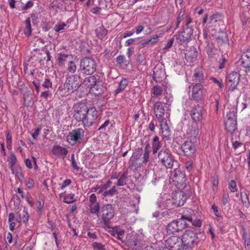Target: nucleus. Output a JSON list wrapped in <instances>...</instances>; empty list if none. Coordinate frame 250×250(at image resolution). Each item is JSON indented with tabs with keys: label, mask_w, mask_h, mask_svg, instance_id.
Instances as JSON below:
<instances>
[{
	"label": "nucleus",
	"mask_w": 250,
	"mask_h": 250,
	"mask_svg": "<svg viewBox=\"0 0 250 250\" xmlns=\"http://www.w3.org/2000/svg\"><path fill=\"white\" fill-rule=\"evenodd\" d=\"M181 243L184 250L192 249L197 245L198 238L197 234L191 230H187L183 234Z\"/></svg>",
	"instance_id": "nucleus-1"
},
{
	"label": "nucleus",
	"mask_w": 250,
	"mask_h": 250,
	"mask_svg": "<svg viewBox=\"0 0 250 250\" xmlns=\"http://www.w3.org/2000/svg\"><path fill=\"white\" fill-rule=\"evenodd\" d=\"M158 162L166 168H172L177 161L168 150L162 149L158 153Z\"/></svg>",
	"instance_id": "nucleus-2"
},
{
	"label": "nucleus",
	"mask_w": 250,
	"mask_h": 250,
	"mask_svg": "<svg viewBox=\"0 0 250 250\" xmlns=\"http://www.w3.org/2000/svg\"><path fill=\"white\" fill-rule=\"evenodd\" d=\"M84 134L83 128H75L69 132L66 136L67 141L72 146L80 144L84 139Z\"/></svg>",
	"instance_id": "nucleus-3"
},
{
	"label": "nucleus",
	"mask_w": 250,
	"mask_h": 250,
	"mask_svg": "<svg viewBox=\"0 0 250 250\" xmlns=\"http://www.w3.org/2000/svg\"><path fill=\"white\" fill-rule=\"evenodd\" d=\"M95 61L88 57H85L81 60L80 70L85 75H91L96 70Z\"/></svg>",
	"instance_id": "nucleus-4"
},
{
	"label": "nucleus",
	"mask_w": 250,
	"mask_h": 250,
	"mask_svg": "<svg viewBox=\"0 0 250 250\" xmlns=\"http://www.w3.org/2000/svg\"><path fill=\"white\" fill-rule=\"evenodd\" d=\"M81 83V77L77 75H72L66 78L64 88L67 89L68 93L72 92L78 89Z\"/></svg>",
	"instance_id": "nucleus-5"
},
{
	"label": "nucleus",
	"mask_w": 250,
	"mask_h": 250,
	"mask_svg": "<svg viewBox=\"0 0 250 250\" xmlns=\"http://www.w3.org/2000/svg\"><path fill=\"white\" fill-rule=\"evenodd\" d=\"M73 117L77 122H81L90 108L84 103H79L73 107Z\"/></svg>",
	"instance_id": "nucleus-6"
},
{
	"label": "nucleus",
	"mask_w": 250,
	"mask_h": 250,
	"mask_svg": "<svg viewBox=\"0 0 250 250\" xmlns=\"http://www.w3.org/2000/svg\"><path fill=\"white\" fill-rule=\"evenodd\" d=\"M97 118L98 111L95 107H91L81 122L84 127H89L95 123Z\"/></svg>",
	"instance_id": "nucleus-7"
},
{
	"label": "nucleus",
	"mask_w": 250,
	"mask_h": 250,
	"mask_svg": "<svg viewBox=\"0 0 250 250\" xmlns=\"http://www.w3.org/2000/svg\"><path fill=\"white\" fill-rule=\"evenodd\" d=\"M240 75L236 72H231L226 77V84L229 90L233 91L235 89L239 83Z\"/></svg>",
	"instance_id": "nucleus-8"
},
{
	"label": "nucleus",
	"mask_w": 250,
	"mask_h": 250,
	"mask_svg": "<svg viewBox=\"0 0 250 250\" xmlns=\"http://www.w3.org/2000/svg\"><path fill=\"white\" fill-rule=\"evenodd\" d=\"M207 95V91L200 83L193 86L192 89V97L196 102H200Z\"/></svg>",
	"instance_id": "nucleus-9"
},
{
	"label": "nucleus",
	"mask_w": 250,
	"mask_h": 250,
	"mask_svg": "<svg viewBox=\"0 0 250 250\" xmlns=\"http://www.w3.org/2000/svg\"><path fill=\"white\" fill-rule=\"evenodd\" d=\"M165 246L169 248L172 250H184L181 239L176 236L169 237L166 241Z\"/></svg>",
	"instance_id": "nucleus-10"
},
{
	"label": "nucleus",
	"mask_w": 250,
	"mask_h": 250,
	"mask_svg": "<svg viewBox=\"0 0 250 250\" xmlns=\"http://www.w3.org/2000/svg\"><path fill=\"white\" fill-rule=\"evenodd\" d=\"M186 199L187 197L184 192L177 191L173 194L171 200L169 199L167 201L171 202L176 207H179L184 205Z\"/></svg>",
	"instance_id": "nucleus-11"
},
{
	"label": "nucleus",
	"mask_w": 250,
	"mask_h": 250,
	"mask_svg": "<svg viewBox=\"0 0 250 250\" xmlns=\"http://www.w3.org/2000/svg\"><path fill=\"white\" fill-rule=\"evenodd\" d=\"M181 149L185 156L193 158L195 154L196 148L195 146L191 141H186L181 146Z\"/></svg>",
	"instance_id": "nucleus-12"
},
{
	"label": "nucleus",
	"mask_w": 250,
	"mask_h": 250,
	"mask_svg": "<svg viewBox=\"0 0 250 250\" xmlns=\"http://www.w3.org/2000/svg\"><path fill=\"white\" fill-rule=\"evenodd\" d=\"M170 178L177 184L183 186L186 183V178L185 174L177 168L171 172Z\"/></svg>",
	"instance_id": "nucleus-13"
},
{
	"label": "nucleus",
	"mask_w": 250,
	"mask_h": 250,
	"mask_svg": "<svg viewBox=\"0 0 250 250\" xmlns=\"http://www.w3.org/2000/svg\"><path fill=\"white\" fill-rule=\"evenodd\" d=\"M165 76V72L164 66L161 64H157L153 70L152 77L153 80L157 83L160 82Z\"/></svg>",
	"instance_id": "nucleus-14"
},
{
	"label": "nucleus",
	"mask_w": 250,
	"mask_h": 250,
	"mask_svg": "<svg viewBox=\"0 0 250 250\" xmlns=\"http://www.w3.org/2000/svg\"><path fill=\"white\" fill-rule=\"evenodd\" d=\"M203 108L199 104L193 106L190 111L191 118L195 122L202 121L203 119Z\"/></svg>",
	"instance_id": "nucleus-15"
},
{
	"label": "nucleus",
	"mask_w": 250,
	"mask_h": 250,
	"mask_svg": "<svg viewBox=\"0 0 250 250\" xmlns=\"http://www.w3.org/2000/svg\"><path fill=\"white\" fill-rule=\"evenodd\" d=\"M72 59L71 55L64 52H61L57 54L56 63L59 67L63 68L65 66V63H67Z\"/></svg>",
	"instance_id": "nucleus-16"
},
{
	"label": "nucleus",
	"mask_w": 250,
	"mask_h": 250,
	"mask_svg": "<svg viewBox=\"0 0 250 250\" xmlns=\"http://www.w3.org/2000/svg\"><path fill=\"white\" fill-rule=\"evenodd\" d=\"M42 86L44 89H47L43 92H42L41 94V97L43 98L46 100L49 97H51L52 95L50 90H49V88H52V83L49 79L46 78L45 79L42 83Z\"/></svg>",
	"instance_id": "nucleus-17"
},
{
	"label": "nucleus",
	"mask_w": 250,
	"mask_h": 250,
	"mask_svg": "<svg viewBox=\"0 0 250 250\" xmlns=\"http://www.w3.org/2000/svg\"><path fill=\"white\" fill-rule=\"evenodd\" d=\"M153 111L157 119L160 120L163 119L165 110L161 102H155L153 105Z\"/></svg>",
	"instance_id": "nucleus-18"
},
{
	"label": "nucleus",
	"mask_w": 250,
	"mask_h": 250,
	"mask_svg": "<svg viewBox=\"0 0 250 250\" xmlns=\"http://www.w3.org/2000/svg\"><path fill=\"white\" fill-rule=\"evenodd\" d=\"M102 219H112L114 215V209L111 205L104 206L101 211Z\"/></svg>",
	"instance_id": "nucleus-19"
},
{
	"label": "nucleus",
	"mask_w": 250,
	"mask_h": 250,
	"mask_svg": "<svg viewBox=\"0 0 250 250\" xmlns=\"http://www.w3.org/2000/svg\"><path fill=\"white\" fill-rule=\"evenodd\" d=\"M192 21L191 18L189 16L186 17V20L185 25L183 28L184 33H185L186 36L190 40L191 35L193 33V26L191 25Z\"/></svg>",
	"instance_id": "nucleus-20"
},
{
	"label": "nucleus",
	"mask_w": 250,
	"mask_h": 250,
	"mask_svg": "<svg viewBox=\"0 0 250 250\" xmlns=\"http://www.w3.org/2000/svg\"><path fill=\"white\" fill-rule=\"evenodd\" d=\"M185 59L189 62H194L197 58L198 52L194 47H190L186 50L185 54Z\"/></svg>",
	"instance_id": "nucleus-21"
},
{
	"label": "nucleus",
	"mask_w": 250,
	"mask_h": 250,
	"mask_svg": "<svg viewBox=\"0 0 250 250\" xmlns=\"http://www.w3.org/2000/svg\"><path fill=\"white\" fill-rule=\"evenodd\" d=\"M52 153L58 157L64 159L68 153V150L66 148L58 145L53 148Z\"/></svg>",
	"instance_id": "nucleus-22"
},
{
	"label": "nucleus",
	"mask_w": 250,
	"mask_h": 250,
	"mask_svg": "<svg viewBox=\"0 0 250 250\" xmlns=\"http://www.w3.org/2000/svg\"><path fill=\"white\" fill-rule=\"evenodd\" d=\"M241 63L242 66L247 69L246 72L250 71V52H247L242 55Z\"/></svg>",
	"instance_id": "nucleus-23"
},
{
	"label": "nucleus",
	"mask_w": 250,
	"mask_h": 250,
	"mask_svg": "<svg viewBox=\"0 0 250 250\" xmlns=\"http://www.w3.org/2000/svg\"><path fill=\"white\" fill-rule=\"evenodd\" d=\"M175 37L176 38V42L180 43V44H182L185 43H187L189 42L190 40L188 37V36H186L185 33H184V32L182 31V32H178L177 34L175 35Z\"/></svg>",
	"instance_id": "nucleus-24"
},
{
	"label": "nucleus",
	"mask_w": 250,
	"mask_h": 250,
	"mask_svg": "<svg viewBox=\"0 0 250 250\" xmlns=\"http://www.w3.org/2000/svg\"><path fill=\"white\" fill-rule=\"evenodd\" d=\"M237 121L227 119L225 123V127L228 131L232 133L236 129Z\"/></svg>",
	"instance_id": "nucleus-25"
},
{
	"label": "nucleus",
	"mask_w": 250,
	"mask_h": 250,
	"mask_svg": "<svg viewBox=\"0 0 250 250\" xmlns=\"http://www.w3.org/2000/svg\"><path fill=\"white\" fill-rule=\"evenodd\" d=\"M204 80V75L200 68L195 69L193 75V81L196 83L202 82Z\"/></svg>",
	"instance_id": "nucleus-26"
},
{
	"label": "nucleus",
	"mask_w": 250,
	"mask_h": 250,
	"mask_svg": "<svg viewBox=\"0 0 250 250\" xmlns=\"http://www.w3.org/2000/svg\"><path fill=\"white\" fill-rule=\"evenodd\" d=\"M74 196V194L68 193L66 192L60 194V197L62 198L63 202L68 204L72 203L75 201Z\"/></svg>",
	"instance_id": "nucleus-27"
},
{
	"label": "nucleus",
	"mask_w": 250,
	"mask_h": 250,
	"mask_svg": "<svg viewBox=\"0 0 250 250\" xmlns=\"http://www.w3.org/2000/svg\"><path fill=\"white\" fill-rule=\"evenodd\" d=\"M96 78L94 76L86 78L84 81V84L88 88H92L96 84Z\"/></svg>",
	"instance_id": "nucleus-28"
},
{
	"label": "nucleus",
	"mask_w": 250,
	"mask_h": 250,
	"mask_svg": "<svg viewBox=\"0 0 250 250\" xmlns=\"http://www.w3.org/2000/svg\"><path fill=\"white\" fill-rule=\"evenodd\" d=\"M163 92V88L159 85H155L151 89V97L152 98L156 97L159 98Z\"/></svg>",
	"instance_id": "nucleus-29"
},
{
	"label": "nucleus",
	"mask_w": 250,
	"mask_h": 250,
	"mask_svg": "<svg viewBox=\"0 0 250 250\" xmlns=\"http://www.w3.org/2000/svg\"><path fill=\"white\" fill-rule=\"evenodd\" d=\"M162 146V144L161 143V142L159 141V138L156 136L154 137L152 141V153L153 154L156 153L159 149H160V148Z\"/></svg>",
	"instance_id": "nucleus-30"
},
{
	"label": "nucleus",
	"mask_w": 250,
	"mask_h": 250,
	"mask_svg": "<svg viewBox=\"0 0 250 250\" xmlns=\"http://www.w3.org/2000/svg\"><path fill=\"white\" fill-rule=\"evenodd\" d=\"M199 129L197 127L194 126H191L187 130V134L190 138L194 139L199 134Z\"/></svg>",
	"instance_id": "nucleus-31"
},
{
	"label": "nucleus",
	"mask_w": 250,
	"mask_h": 250,
	"mask_svg": "<svg viewBox=\"0 0 250 250\" xmlns=\"http://www.w3.org/2000/svg\"><path fill=\"white\" fill-rule=\"evenodd\" d=\"M112 236H116V235H123L125 234V230L119 226L113 227L111 229L108 230Z\"/></svg>",
	"instance_id": "nucleus-32"
},
{
	"label": "nucleus",
	"mask_w": 250,
	"mask_h": 250,
	"mask_svg": "<svg viewBox=\"0 0 250 250\" xmlns=\"http://www.w3.org/2000/svg\"><path fill=\"white\" fill-rule=\"evenodd\" d=\"M128 81L126 79H123L119 83L118 88L115 91V94L117 95L124 90L128 85Z\"/></svg>",
	"instance_id": "nucleus-33"
},
{
	"label": "nucleus",
	"mask_w": 250,
	"mask_h": 250,
	"mask_svg": "<svg viewBox=\"0 0 250 250\" xmlns=\"http://www.w3.org/2000/svg\"><path fill=\"white\" fill-rule=\"evenodd\" d=\"M95 31L97 36L101 39H102L107 32V30L102 25L97 28Z\"/></svg>",
	"instance_id": "nucleus-34"
},
{
	"label": "nucleus",
	"mask_w": 250,
	"mask_h": 250,
	"mask_svg": "<svg viewBox=\"0 0 250 250\" xmlns=\"http://www.w3.org/2000/svg\"><path fill=\"white\" fill-rule=\"evenodd\" d=\"M24 23L25 24V27L24 30V33L25 35L29 36L31 35L32 33L31 21L29 18H27Z\"/></svg>",
	"instance_id": "nucleus-35"
},
{
	"label": "nucleus",
	"mask_w": 250,
	"mask_h": 250,
	"mask_svg": "<svg viewBox=\"0 0 250 250\" xmlns=\"http://www.w3.org/2000/svg\"><path fill=\"white\" fill-rule=\"evenodd\" d=\"M76 69L77 66L76 63L72 59L67 63L66 66V70L68 73L73 74L76 72Z\"/></svg>",
	"instance_id": "nucleus-36"
},
{
	"label": "nucleus",
	"mask_w": 250,
	"mask_h": 250,
	"mask_svg": "<svg viewBox=\"0 0 250 250\" xmlns=\"http://www.w3.org/2000/svg\"><path fill=\"white\" fill-rule=\"evenodd\" d=\"M161 126L163 137L167 140H169L170 132L168 127L166 125H164V126L161 125Z\"/></svg>",
	"instance_id": "nucleus-37"
},
{
	"label": "nucleus",
	"mask_w": 250,
	"mask_h": 250,
	"mask_svg": "<svg viewBox=\"0 0 250 250\" xmlns=\"http://www.w3.org/2000/svg\"><path fill=\"white\" fill-rule=\"evenodd\" d=\"M167 229L171 233L178 232V228L175 220H174L168 225Z\"/></svg>",
	"instance_id": "nucleus-38"
},
{
	"label": "nucleus",
	"mask_w": 250,
	"mask_h": 250,
	"mask_svg": "<svg viewBox=\"0 0 250 250\" xmlns=\"http://www.w3.org/2000/svg\"><path fill=\"white\" fill-rule=\"evenodd\" d=\"M127 172H125L123 173L121 176H119V178H118V180L116 183V185L117 186H123L126 184V180L127 178Z\"/></svg>",
	"instance_id": "nucleus-39"
},
{
	"label": "nucleus",
	"mask_w": 250,
	"mask_h": 250,
	"mask_svg": "<svg viewBox=\"0 0 250 250\" xmlns=\"http://www.w3.org/2000/svg\"><path fill=\"white\" fill-rule=\"evenodd\" d=\"M89 210L91 213L97 214L99 212V203L91 204L89 205Z\"/></svg>",
	"instance_id": "nucleus-40"
},
{
	"label": "nucleus",
	"mask_w": 250,
	"mask_h": 250,
	"mask_svg": "<svg viewBox=\"0 0 250 250\" xmlns=\"http://www.w3.org/2000/svg\"><path fill=\"white\" fill-rule=\"evenodd\" d=\"M19 180L20 182H22L24 180V175L20 168L15 169V172L13 173Z\"/></svg>",
	"instance_id": "nucleus-41"
},
{
	"label": "nucleus",
	"mask_w": 250,
	"mask_h": 250,
	"mask_svg": "<svg viewBox=\"0 0 250 250\" xmlns=\"http://www.w3.org/2000/svg\"><path fill=\"white\" fill-rule=\"evenodd\" d=\"M241 201L244 206L248 207L249 205V201L248 195L246 192L241 193Z\"/></svg>",
	"instance_id": "nucleus-42"
},
{
	"label": "nucleus",
	"mask_w": 250,
	"mask_h": 250,
	"mask_svg": "<svg viewBox=\"0 0 250 250\" xmlns=\"http://www.w3.org/2000/svg\"><path fill=\"white\" fill-rule=\"evenodd\" d=\"M17 161V158L15 154H12L10 156V161L9 163V165H10V168L11 169L12 173H14L15 169L13 167L15 165Z\"/></svg>",
	"instance_id": "nucleus-43"
},
{
	"label": "nucleus",
	"mask_w": 250,
	"mask_h": 250,
	"mask_svg": "<svg viewBox=\"0 0 250 250\" xmlns=\"http://www.w3.org/2000/svg\"><path fill=\"white\" fill-rule=\"evenodd\" d=\"M67 25L63 22H59L55 25L53 29L57 32H60L61 30H64Z\"/></svg>",
	"instance_id": "nucleus-44"
},
{
	"label": "nucleus",
	"mask_w": 250,
	"mask_h": 250,
	"mask_svg": "<svg viewBox=\"0 0 250 250\" xmlns=\"http://www.w3.org/2000/svg\"><path fill=\"white\" fill-rule=\"evenodd\" d=\"M227 119H230L231 120L237 121L236 119V112L235 108H232L227 114Z\"/></svg>",
	"instance_id": "nucleus-45"
},
{
	"label": "nucleus",
	"mask_w": 250,
	"mask_h": 250,
	"mask_svg": "<svg viewBox=\"0 0 250 250\" xmlns=\"http://www.w3.org/2000/svg\"><path fill=\"white\" fill-rule=\"evenodd\" d=\"M214 50V45L212 43H208L207 47V52L209 57H212Z\"/></svg>",
	"instance_id": "nucleus-46"
},
{
	"label": "nucleus",
	"mask_w": 250,
	"mask_h": 250,
	"mask_svg": "<svg viewBox=\"0 0 250 250\" xmlns=\"http://www.w3.org/2000/svg\"><path fill=\"white\" fill-rule=\"evenodd\" d=\"M185 220H176L178 228V231L182 230L186 227L187 224Z\"/></svg>",
	"instance_id": "nucleus-47"
},
{
	"label": "nucleus",
	"mask_w": 250,
	"mask_h": 250,
	"mask_svg": "<svg viewBox=\"0 0 250 250\" xmlns=\"http://www.w3.org/2000/svg\"><path fill=\"white\" fill-rule=\"evenodd\" d=\"M117 192V189L115 186H113L111 188L108 190L105 191L103 195L104 197L108 196H112Z\"/></svg>",
	"instance_id": "nucleus-48"
},
{
	"label": "nucleus",
	"mask_w": 250,
	"mask_h": 250,
	"mask_svg": "<svg viewBox=\"0 0 250 250\" xmlns=\"http://www.w3.org/2000/svg\"><path fill=\"white\" fill-rule=\"evenodd\" d=\"M243 238L245 240V246L246 250H250V238L248 237L247 234L244 233Z\"/></svg>",
	"instance_id": "nucleus-49"
},
{
	"label": "nucleus",
	"mask_w": 250,
	"mask_h": 250,
	"mask_svg": "<svg viewBox=\"0 0 250 250\" xmlns=\"http://www.w3.org/2000/svg\"><path fill=\"white\" fill-rule=\"evenodd\" d=\"M92 247L95 250H105L104 246L102 243L98 242H94L92 243Z\"/></svg>",
	"instance_id": "nucleus-50"
},
{
	"label": "nucleus",
	"mask_w": 250,
	"mask_h": 250,
	"mask_svg": "<svg viewBox=\"0 0 250 250\" xmlns=\"http://www.w3.org/2000/svg\"><path fill=\"white\" fill-rule=\"evenodd\" d=\"M71 165L73 168L76 170H79V167L78 166V163L76 160L75 159L74 154H72L71 156Z\"/></svg>",
	"instance_id": "nucleus-51"
},
{
	"label": "nucleus",
	"mask_w": 250,
	"mask_h": 250,
	"mask_svg": "<svg viewBox=\"0 0 250 250\" xmlns=\"http://www.w3.org/2000/svg\"><path fill=\"white\" fill-rule=\"evenodd\" d=\"M109 220H103L102 227L106 230L111 229L113 228L110 226Z\"/></svg>",
	"instance_id": "nucleus-52"
},
{
	"label": "nucleus",
	"mask_w": 250,
	"mask_h": 250,
	"mask_svg": "<svg viewBox=\"0 0 250 250\" xmlns=\"http://www.w3.org/2000/svg\"><path fill=\"white\" fill-rule=\"evenodd\" d=\"M140 157V155L138 154L134 153L131 157L130 158V166L131 167H133V162H135Z\"/></svg>",
	"instance_id": "nucleus-53"
},
{
	"label": "nucleus",
	"mask_w": 250,
	"mask_h": 250,
	"mask_svg": "<svg viewBox=\"0 0 250 250\" xmlns=\"http://www.w3.org/2000/svg\"><path fill=\"white\" fill-rule=\"evenodd\" d=\"M229 189L232 192H234L237 190L236 184L234 180H231L229 185Z\"/></svg>",
	"instance_id": "nucleus-54"
},
{
	"label": "nucleus",
	"mask_w": 250,
	"mask_h": 250,
	"mask_svg": "<svg viewBox=\"0 0 250 250\" xmlns=\"http://www.w3.org/2000/svg\"><path fill=\"white\" fill-rule=\"evenodd\" d=\"M19 217L20 219H28V214L26 209L24 208L22 210L19 211Z\"/></svg>",
	"instance_id": "nucleus-55"
},
{
	"label": "nucleus",
	"mask_w": 250,
	"mask_h": 250,
	"mask_svg": "<svg viewBox=\"0 0 250 250\" xmlns=\"http://www.w3.org/2000/svg\"><path fill=\"white\" fill-rule=\"evenodd\" d=\"M139 236V239H135L133 240L132 241H130V243H131L130 245H131V246H137L140 243V242L143 239L144 235L142 233H141Z\"/></svg>",
	"instance_id": "nucleus-56"
},
{
	"label": "nucleus",
	"mask_w": 250,
	"mask_h": 250,
	"mask_svg": "<svg viewBox=\"0 0 250 250\" xmlns=\"http://www.w3.org/2000/svg\"><path fill=\"white\" fill-rule=\"evenodd\" d=\"M189 222L191 223L192 225L195 227H200L201 226L202 222L201 220H186Z\"/></svg>",
	"instance_id": "nucleus-57"
},
{
	"label": "nucleus",
	"mask_w": 250,
	"mask_h": 250,
	"mask_svg": "<svg viewBox=\"0 0 250 250\" xmlns=\"http://www.w3.org/2000/svg\"><path fill=\"white\" fill-rule=\"evenodd\" d=\"M112 184L111 181H108L105 184L101 185L100 186V190H99V192H103L104 190L107 189L111 186Z\"/></svg>",
	"instance_id": "nucleus-58"
},
{
	"label": "nucleus",
	"mask_w": 250,
	"mask_h": 250,
	"mask_svg": "<svg viewBox=\"0 0 250 250\" xmlns=\"http://www.w3.org/2000/svg\"><path fill=\"white\" fill-rule=\"evenodd\" d=\"M71 183V180L70 179H66L64 180L61 184H60L61 189H62L65 187L68 186Z\"/></svg>",
	"instance_id": "nucleus-59"
},
{
	"label": "nucleus",
	"mask_w": 250,
	"mask_h": 250,
	"mask_svg": "<svg viewBox=\"0 0 250 250\" xmlns=\"http://www.w3.org/2000/svg\"><path fill=\"white\" fill-rule=\"evenodd\" d=\"M89 204L98 203L97 201V197L95 194H92L89 196Z\"/></svg>",
	"instance_id": "nucleus-60"
},
{
	"label": "nucleus",
	"mask_w": 250,
	"mask_h": 250,
	"mask_svg": "<svg viewBox=\"0 0 250 250\" xmlns=\"http://www.w3.org/2000/svg\"><path fill=\"white\" fill-rule=\"evenodd\" d=\"M143 162L146 163L148 161L149 159V151L146 148L145 149V152L143 155Z\"/></svg>",
	"instance_id": "nucleus-61"
},
{
	"label": "nucleus",
	"mask_w": 250,
	"mask_h": 250,
	"mask_svg": "<svg viewBox=\"0 0 250 250\" xmlns=\"http://www.w3.org/2000/svg\"><path fill=\"white\" fill-rule=\"evenodd\" d=\"M174 39L173 38H171L165 45L164 49L166 50H168L170 48L173 43Z\"/></svg>",
	"instance_id": "nucleus-62"
},
{
	"label": "nucleus",
	"mask_w": 250,
	"mask_h": 250,
	"mask_svg": "<svg viewBox=\"0 0 250 250\" xmlns=\"http://www.w3.org/2000/svg\"><path fill=\"white\" fill-rule=\"evenodd\" d=\"M212 183L213 190L214 191L216 190L217 189L218 184V179L214 177L212 179Z\"/></svg>",
	"instance_id": "nucleus-63"
},
{
	"label": "nucleus",
	"mask_w": 250,
	"mask_h": 250,
	"mask_svg": "<svg viewBox=\"0 0 250 250\" xmlns=\"http://www.w3.org/2000/svg\"><path fill=\"white\" fill-rule=\"evenodd\" d=\"M41 127H38L35 129V130L34 131V132L32 134V136L34 139L37 138L38 136L39 135V134L41 132Z\"/></svg>",
	"instance_id": "nucleus-64"
}]
</instances>
